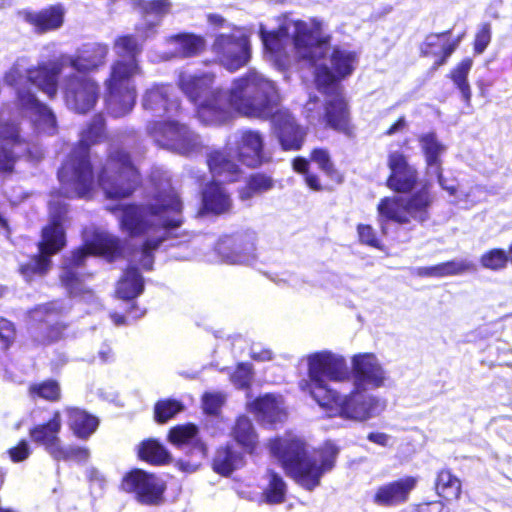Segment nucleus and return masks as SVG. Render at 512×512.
Instances as JSON below:
<instances>
[{
	"label": "nucleus",
	"instance_id": "nucleus-38",
	"mask_svg": "<svg viewBox=\"0 0 512 512\" xmlns=\"http://www.w3.org/2000/svg\"><path fill=\"white\" fill-rule=\"evenodd\" d=\"M232 437L247 453H252L258 445V435L253 423L246 416H240L232 429Z\"/></svg>",
	"mask_w": 512,
	"mask_h": 512
},
{
	"label": "nucleus",
	"instance_id": "nucleus-2",
	"mask_svg": "<svg viewBox=\"0 0 512 512\" xmlns=\"http://www.w3.org/2000/svg\"><path fill=\"white\" fill-rule=\"evenodd\" d=\"M119 212L120 228L131 237H140L143 243L134 250L130 267L119 280L116 293L121 299H134L144 288L143 278L134 265L150 270L153 266V252L166 240L178 237L177 231L183 224V204L177 192L168 187L162 189L147 205H124L109 208Z\"/></svg>",
	"mask_w": 512,
	"mask_h": 512
},
{
	"label": "nucleus",
	"instance_id": "nucleus-40",
	"mask_svg": "<svg viewBox=\"0 0 512 512\" xmlns=\"http://www.w3.org/2000/svg\"><path fill=\"white\" fill-rule=\"evenodd\" d=\"M436 491L446 500L458 499L461 493V482L450 470H441L436 479Z\"/></svg>",
	"mask_w": 512,
	"mask_h": 512
},
{
	"label": "nucleus",
	"instance_id": "nucleus-39",
	"mask_svg": "<svg viewBox=\"0 0 512 512\" xmlns=\"http://www.w3.org/2000/svg\"><path fill=\"white\" fill-rule=\"evenodd\" d=\"M472 65V59L465 58L451 71V79L459 89L462 95V99L468 107L471 106L472 92L467 81V77L472 68Z\"/></svg>",
	"mask_w": 512,
	"mask_h": 512
},
{
	"label": "nucleus",
	"instance_id": "nucleus-35",
	"mask_svg": "<svg viewBox=\"0 0 512 512\" xmlns=\"http://www.w3.org/2000/svg\"><path fill=\"white\" fill-rule=\"evenodd\" d=\"M203 210L213 214H223L232 207L229 193L218 182H212L202 192Z\"/></svg>",
	"mask_w": 512,
	"mask_h": 512
},
{
	"label": "nucleus",
	"instance_id": "nucleus-55",
	"mask_svg": "<svg viewBox=\"0 0 512 512\" xmlns=\"http://www.w3.org/2000/svg\"><path fill=\"white\" fill-rule=\"evenodd\" d=\"M417 275L431 278L448 277L446 263L443 262L429 267H419L417 268Z\"/></svg>",
	"mask_w": 512,
	"mask_h": 512
},
{
	"label": "nucleus",
	"instance_id": "nucleus-62",
	"mask_svg": "<svg viewBox=\"0 0 512 512\" xmlns=\"http://www.w3.org/2000/svg\"><path fill=\"white\" fill-rule=\"evenodd\" d=\"M459 41H460V39H458L457 41H455L453 43H447L445 41L443 42V44L441 46L442 52H443V59L441 61V64L444 63L446 61V59L454 52V50L458 46Z\"/></svg>",
	"mask_w": 512,
	"mask_h": 512
},
{
	"label": "nucleus",
	"instance_id": "nucleus-15",
	"mask_svg": "<svg viewBox=\"0 0 512 512\" xmlns=\"http://www.w3.org/2000/svg\"><path fill=\"white\" fill-rule=\"evenodd\" d=\"M333 399L326 405H319L328 411L329 416H339L345 420L365 422L378 416L385 409V401L366 393L365 390L356 389L348 394H339L333 390Z\"/></svg>",
	"mask_w": 512,
	"mask_h": 512
},
{
	"label": "nucleus",
	"instance_id": "nucleus-10",
	"mask_svg": "<svg viewBox=\"0 0 512 512\" xmlns=\"http://www.w3.org/2000/svg\"><path fill=\"white\" fill-rule=\"evenodd\" d=\"M84 247L72 252L71 256L63 260L60 279L62 284L71 295H83L84 298H91L93 295L85 291L77 273V269L84 264L85 259L90 255L102 256L113 260L121 253L120 240L103 230H86L83 234Z\"/></svg>",
	"mask_w": 512,
	"mask_h": 512
},
{
	"label": "nucleus",
	"instance_id": "nucleus-4",
	"mask_svg": "<svg viewBox=\"0 0 512 512\" xmlns=\"http://www.w3.org/2000/svg\"><path fill=\"white\" fill-rule=\"evenodd\" d=\"M270 452L281 463L286 474L307 490L320 484L322 476L332 470L338 448L326 442L321 448L310 451L298 436L288 434L270 442Z\"/></svg>",
	"mask_w": 512,
	"mask_h": 512
},
{
	"label": "nucleus",
	"instance_id": "nucleus-58",
	"mask_svg": "<svg viewBox=\"0 0 512 512\" xmlns=\"http://www.w3.org/2000/svg\"><path fill=\"white\" fill-rule=\"evenodd\" d=\"M87 478L92 487H98L100 490L104 488L106 483L105 478L97 469L89 468L87 470Z\"/></svg>",
	"mask_w": 512,
	"mask_h": 512
},
{
	"label": "nucleus",
	"instance_id": "nucleus-17",
	"mask_svg": "<svg viewBox=\"0 0 512 512\" xmlns=\"http://www.w3.org/2000/svg\"><path fill=\"white\" fill-rule=\"evenodd\" d=\"M275 101L268 107L264 116H251L252 118L271 119L272 133L284 151L300 150L305 142L307 130L298 124L294 115L287 109H276L279 103V94L274 86Z\"/></svg>",
	"mask_w": 512,
	"mask_h": 512
},
{
	"label": "nucleus",
	"instance_id": "nucleus-44",
	"mask_svg": "<svg viewBox=\"0 0 512 512\" xmlns=\"http://www.w3.org/2000/svg\"><path fill=\"white\" fill-rule=\"evenodd\" d=\"M31 397H39L48 401H58L61 390L59 384L53 380H47L41 383L33 384L29 387Z\"/></svg>",
	"mask_w": 512,
	"mask_h": 512
},
{
	"label": "nucleus",
	"instance_id": "nucleus-29",
	"mask_svg": "<svg viewBox=\"0 0 512 512\" xmlns=\"http://www.w3.org/2000/svg\"><path fill=\"white\" fill-rule=\"evenodd\" d=\"M390 176L387 185L392 190L405 193L411 191L417 182V171L410 165L406 157L398 152H392L388 156Z\"/></svg>",
	"mask_w": 512,
	"mask_h": 512
},
{
	"label": "nucleus",
	"instance_id": "nucleus-46",
	"mask_svg": "<svg viewBox=\"0 0 512 512\" xmlns=\"http://www.w3.org/2000/svg\"><path fill=\"white\" fill-rule=\"evenodd\" d=\"M311 160L315 162L326 175L338 182L341 181L340 175L335 171L327 150L314 149L311 152Z\"/></svg>",
	"mask_w": 512,
	"mask_h": 512
},
{
	"label": "nucleus",
	"instance_id": "nucleus-6",
	"mask_svg": "<svg viewBox=\"0 0 512 512\" xmlns=\"http://www.w3.org/2000/svg\"><path fill=\"white\" fill-rule=\"evenodd\" d=\"M265 160L264 136L257 130L242 129L229 137L225 150L211 152L207 163L214 176L234 182L242 174L237 162L255 168Z\"/></svg>",
	"mask_w": 512,
	"mask_h": 512
},
{
	"label": "nucleus",
	"instance_id": "nucleus-63",
	"mask_svg": "<svg viewBox=\"0 0 512 512\" xmlns=\"http://www.w3.org/2000/svg\"><path fill=\"white\" fill-rule=\"evenodd\" d=\"M293 169L298 173L307 174L308 173V161L305 158H295L293 160Z\"/></svg>",
	"mask_w": 512,
	"mask_h": 512
},
{
	"label": "nucleus",
	"instance_id": "nucleus-20",
	"mask_svg": "<svg viewBox=\"0 0 512 512\" xmlns=\"http://www.w3.org/2000/svg\"><path fill=\"white\" fill-rule=\"evenodd\" d=\"M62 89L67 107L77 113L92 110L100 96V86L95 79L75 73L64 77Z\"/></svg>",
	"mask_w": 512,
	"mask_h": 512
},
{
	"label": "nucleus",
	"instance_id": "nucleus-21",
	"mask_svg": "<svg viewBox=\"0 0 512 512\" xmlns=\"http://www.w3.org/2000/svg\"><path fill=\"white\" fill-rule=\"evenodd\" d=\"M350 379L356 389L370 390L384 386L387 372L372 353L356 354L351 359Z\"/></svg>",
	"mask_w": 512,
	"mask_h": 512
},
{
	"label": "nucleus",
	"instance_id": "nucleus-64",
	"mask_svg": "<svg viewBox=\"0 0 512 512\" xmlns=\"http://www.w3.org/2000/svg\"><path fill=\"white\" fill-rule=\"evenodd\" d=\"M305 182L311 189L315 191H320L322 189L318 177L314 174L307 173L305 176Z\"/></svg>",
	"mask_w": 512,
	"mask_h": 512
},
{
	"label": "nucleus",
	"instance_id": "nucleus-47",
	"mask_svg": "<svg viewBox=\"0 0 512 512\" xmlns=\"http://www.w3.org/2000/svg\"><path fill=\"white\" fill-rule=\"evenodd\" d=\"M182 405L176 400H162L155 405V418L158 422H166L179 411Z\"/></svg>",
	"mask_w": 512,
	"mask_h": 512
},
{
	"label": "nucleus",
	"instance_id": "nucleus-22",
	"mask_svg": "<svg viewBox=\"0 0 512 512\" xmlns=\"http://www.w3.org/2000/svg\"><path fill=\"white\" fill-rule=\"evenodd\" d=\"M69 306L61 301H54L41 305L31 312V319L39 322L40 326L32 331V334L40 343H50L62 337L65 325L57 318L65 314Z\"/></svg>",
	"mask_w": 512,
	"mask_h": 512
},
{
	"label": "nucleus",
	"instance_id": "nucleus-52",
	"mask_svg": "<svg viewBox=\"0 0 512 512\" xmlns=\"http://www.w3.org/2000/svg\"><path fill=\"white\" fill-rule=\"evenodd\" d=\"M63 451L65 452V456L57 457L56 461L60 460H75L78 462H85L88 460L90 454L89 450L82 447L76 446H63Z\"/></svg>",
	"mask_w": 512,
	"mask_h": 512
},
{
	"label": "nucleus",
	"instance_id": "nucleus-37",
	"mask_svg": "<svg viewBox=\"0 0 512 512\" xmlns=\"http://www.w3.org/2000/svg\"><path fill=\"white\" fill-rule=\"evenodd\" d=\"M244 465V456L230 445L217 450L213 460V469L224 476L230 475L234 470Z\"/></svg>",
	"mask_w": 512,
	"mask_h": 512
},
{
	"label": "nucleus",
	"instance_id": "nucleus-13",
	"mask_svg": "<svg viewBox=\"0 0 512 512\" xmlns=\"http://www.w3.org/2000/svg\"><path fill=\"white\" fill-rule=\"evenodd\" d=\"M432 198L426 187L410 197L391 196L380 200L377 206L378 221L382 233H387L386 222L391 221L400 225L412 221L422 223L429 218V206Z\"/></svg>",
	"mask_w": 512,
	"mask_h": 512
},
{
	"label": "nucleus",
	"instance_id": "nucleus-50",
	"mask_svg": "<svg viewBox=\"0 0 512 512\" xmlns=\"http://www.w3.org/2000/svg\"><path fill=\"white\" fill-rule=\"evenodd\" d=\"M445 263L448 276L461 275L476 270L475 264L467 259H454Z\"/></svg>",
	"mask_w": 512,
	"mask_h": 512
},
{
	"label": "nucleus",
	"instance_id": "nucleus-16",
	"mask_svg": "<svg viewBox=\"0 0 512 512\" xmlns=\"http://www.w3.org/2000/svg\"><path fill=\"white\" fill-rule=\"evenodd\" d=\"M146 129L156 144L181 155H190L201 147L198 135L176 121L149 122Z\"/></svg>",
	"mask_w": 512,
	"mask_h": 512
},
{
	"label": "nucleus",
	"instance_id": "nucleus-57",
	"mask_svg": "<svg viewBox=\"0 0 512 512\" xmlns=\"http://www.w3.org/2000/svg\"><path fill=\"white\" fill-rule=\"evenodd\" d=\"M401 512H449L444 504L440 501H434L430 503H423L415 507L411 511H401Z\"/></svg>",
	"mask_w": 512,
	"mask_h": 512
},
{
	"label": "nucleus",
	"instance_id": "nucleus-45",
	"mask_svg": "<svg viewBox=\"0 0 512 512\" xmlns=\"http://www.w3.org/2000/svg\"><path fill=\"white\" fill-rule=\"evenodd\" d=\"M286 484L281 477L275 473L270 474L269 484L264 491L268 503L277 504L284 501Z\"/></svg>",
	"mask_w": 512,
	"mask_h": 512
},
{
	"label": "nucleus",
	"instance_id": "nucleus-41",
	"mask_svg": "<svg viewBox=\"0 0 512 512\" xmlns=\"http://www.w3.org/2000/svg\"><path fill=\"white\" fill-rule=\"evenodd\" d=\"M274 187V180L265 174H254L250 177L247 185L239 192L242 201L249 200L254 194H261Z\"/></svg>",
	"mask_w": 512,
	"mask_h": 512
},
{
	"label": "nucleus",
	"instance_id": "nucleus-59",
	"mask_svg": "<svg viewBox=\"0 0 512 512\" xmlns=\"http://www.w3.org/2000/svg\"><path fill=\"white\" fill-rule=\"evenodd\" d=\"M251 357L257 361H269L272 359V351L260 345H253L251 348Z\"/></svg>",
	"mask_w": 512,
	"mask_h": 512
},
{
	"label": "nucleus",
	"instance_id": "nucleus-51",
	"mask_svg": "<svg viewBox=\"0 0 512 512\" xmlns=\"http://www.w3.org/2000/svg\"><path fill=\"white\" fill-rule=\"evenodd\" d=\"M251 381V369L247 364H240L237 366L236 370L231 375V382L237 388H246L248 387Z\"/></svg>",
	"mask_w": 512,
	"mask_h": 512
},
{
	"label": "nucleus",
	"instance_id": "nucleus-26",
	"mask_svg": "<svg viewBox=\"0 0 512 512\" xmlns=\"http://www.w3.org/2000/svg\"><path fill=\"white\" fill-rule=\"evenodd\" d=\"M46 72L54 73L52 61L43 62L37 67H30L29 60L21 57L15 61L10 70L5 74V82L8 85L16 86L24 80H28L48 96V92L43 87L47 82L46 80H48V77H45Z\"/></svg>",
	"mask_w": 512,
	"mask_h": 512
},
{
	"label": "nucleus",
	"instance_id": "nucleus-53",
	"mask_svg": "<svg viewBox=\"0 0 512 512\" xmlns=\"http://www.w3.org/2000/svg\"><path fill=\"white\" fill-rule=\"evenodd\" d=\"M358 236L360 241L363 244L369 245L371 247L380 248V241L376 237V233L374 229L370 225H359L358 226Z\"/></svg>",
	"mask_w": 512,
	"mask_h": 512
},
{
	"label": "nucleus",
	"instance_id": "nucleus-8",
	"mask_svg": "<svg viewBox=\"0 0 512 512\" xmlns=\"http://www.w3.org/2000/svg\"><path fill=\"white\" fill-rule=\"evenodd\" d=\"M307 364L308 379L299 386L318 405H326L333 399V389L328 382L343 383L350 380V370L342 355L329 350L311 353L303 358Z\"/></svg>",
	"mask_w": 512,
	"mask_h": 512
},
{
	"label": "nucleus",
	"instance_id": "nucleus-33",
	"mask_svg": "<svg viewBox=\"0 0 512 512\" xmlns=\"http://www.w3.org/2000/svg\"><path fill=\"white\" fill-rule=\"evenodd\" d=\"M133 4L146 21L145 28L137 27L138 36L143 40L153 34L154 27L163 16L169 13L171 7L169 0H133Z\"/></svg>",
	"mask_w": 512,
	"mask_h": 512
},
{
	"label": "nucleus",
	"instance_id": "nucleus-54",
	"mask_svg": "<svg viewBox=\"0 0 512 512\" xmlns=\"http://www.w3.org/2000/svg\"><path fill=\"white\" fill-rule=\"evenodd\" d=\"M30 453L31 450L26 440H21L15 447L8 450L10 459L15 463L24 461L29 457Z\"/></svg>",
	"mask_w": 512,
	"mask_h": 512
},
{
	"label": "nucleus",
	"instance_id": "nucleus-36",
	"mask_svg": "<svg viewBox=\"0 0 512 512\" xmlns=\"http://www.w3.org/2000/svg\"><path fill=\"white\" fill-rule=\"evenodd\" d=\"M65 411L68 425L78 438L87 439L96 431L99 421L95 416L74 407H67Z\"/></svg>",
	"mask_w": 512,
	"mask_h": 512
},
{
	"label": "nucleus",
	"instance_id": "nucleus-11",
	"mask_svg": "<svg viewBox=\"0 0 512 512\" xmlns=\"http://www.w3.org/2000/svg\"><path fill=\"white\" fill-rule=\"evenodd\" d=\"M49 209L51 223L42 230V238L38 243L39 254L20 266V272L27 281L35 276H43L50 269V257L58 253L66 243L63 228V216L66 214V208L50 202Z\"/></svg>",
	"mask_w": 512,
	"mask_h": 512
},
{
	"label": "nucleus",
	"instance_id": "nucleus-30",
	"mask_svg": "<svg viewBox=\"0 0 512 512\" xmlns=\"http://www.w3.org/2000/svg\"><path fill=\"white\" fill-rule=\"evenodd\" d=\"M65 8L61 4L51 5L39 11L22 10L19 16L29 24L36 33H47L62 27Z\"/></svg>",
	"mask_w": 512,
	"mask_h": 512
},
{
	"label": "nucleus",
	"instance_id": "nucleus-28",
	"mask_svg": "<svg viewBox=\"0 0 512 512\" xmlns=\"http://www.w3.org/2000/svg\"><path fill=\"white\" fill-rule=\"evenodd\" d=\"M219 255L228 264L249 265L255 260L253 236H231L221 239L217 247Z\"/></svg>",
	"mask_w": 512,
	"mask_h": 512
},
{
	"label": "nucleus",
	"instance_id": "nucleus-14",
	"mask_svg": "<svg viewBox=\"0 0 512 512\" xmlns=\"http://www.w3.org/2000/svg\"><path fill=\"white\" fill-rule=\"evenodd\" d=\"M109 54V47L100 43L85 44L73 54H63L52 61L54 73L46 72L48 82L43 86L49 98H54L58 92V77L64 68L70 67L78 73L95 72L103 67Z\"/></svg>",
	"mask_w": 512,
	"mask_h": 512
},
{
	"label": "nucleus",
	"instance_id": "nucleus-61",
	"mask_svg": "<svg viewBox=\"0 0 512 512\" xmlns=\"http://www.w3.org/2000/svg\"><path fill=\"white\" fill-rule=\"evenodd\" d=\"M207 22L210 26L214 28H229L226 19L217 13H210L207 15Z\"/></svg>",
	"mask_w": 512,
	"mask_h": 512
},
{
	"label": "nucleus",
	"instance_id": "nucleus-48",
	"mask_svg": "<svg viewBox=\"0 0 512 512\" xmlns=\"http://www.w3.org/2000/svg\"><path fill=\"white\" fill-rule=\"evenodd\" d=\"M491 41V25L490 23H482L478 27V31L474 40V51L476 54H482Z\"/></svg>",
	"mask_w": 512,
	"mask_h": 512
},
{
	"label": "nucleus",
	"instance_id": "nucleus-24",
	"mask_svg": "<svg viewBox=\"0 0 512 512\" xmlns=\"http://www.w3.org/2000/svg\"><path fill=\"white\" fill-rule=\"evenodd\" d=\"M121 486L124 491L134 493L140 503L147 505L158 504L165 489L162 480L140 469L127 473Z\"/></svg>",
	"mask_w": 512,
	"mask_h": 512
},
{
	"label": "nucleus",
	"instance_id": "nucleus-27",
	"mask_svg": "<svg viewBox=\"0 0 512 512\" xmlns=\"http://www.w3.org/2000/svg\"><path fill=\"white\" fill-rule=\"evenodd\" d=\"M62 428L61 414L55 411L53 417L45 424H38L30 429L31 440L43 446L45 451L56 460L57 457L65 456L63 445L59 437Z\"/></svg>",
	"mask_w": 512,
	"mask_h": 512
},
{
	"label": "nucleus",
	"instance_id": "nucleus-43",
	"mask_svg": "<svg viewBox=\"0 0 512 512\" xmlns=\"http://www.w3.org/2000/svg\"><path fill=\"white\" fill-rule=\"evenodd\" d=\"M509 256L503 249L493 248L484 252L480 258L479 263L482 268L491 271H501L507 267Z\"/></svg>",
	"mask_w": 512,
	"mask_h": 512
},
{
	"label": "nucleus",
	"instance_id": "nucleus-25",
	"mask_svg": "<svg viewBox=\"0 0 512 512\" xmlns=\"http://www.w3.org/2000/svg\"><path fill=\"white\" fill-rule=\"evenodd\" d=\"M142 106L151 116L170 117L179 110L180 102L174 95V88L171 85L155 84L145 91Z\"/></svg>",
	"mask_w": 512,
	"mask_h": 512
},
{
	"label": "nucleus",
	"instance_id": "nucleus-19",
	"mask_svg": "<svg viewBox=\"0 0 512 512\" xmlns=\"http://www.w3.org/2000/svg\"><path fill=\"white\" fill-rule=\"evenodd\" d=\"M212 51L226 69L238 70L247 64L250 57L248 37L243 29L232 27L230 33L216 37Z\"/></svg>",
	"mask_w": 512,
	"mask_h": 512
},
{
	"label": "nucleus",
	"instance_id": "nucleus-34",
	"mask_svg": "<svg viewBox=\"0 0 512 512\" xmlns=\"http://www.w3.org/2000/svg\"><path fill=\"white\" fill-rule=\"evenodd\" d=\"M167 44L171 47V51L165 53L163 59L194 57L205 49L206 41L202 36L183 33L170 37L167 40Z\"/></svg>",
	"mask_w": 512,
	"mask_h": 512
},
{
	"label": "nucleus",
	"instance_id": "nucleus-32",
	"mask_svg": "<svg viewBox=\"0 0 512 512\" xmlns=\"http://www.w3.org/2000/svg\"><path fill=\"white\" fill-rule=\"evenodd\" d=\"M415 477H404L397 481L384 484L377 488L373 501L380 506H396L407 501L410 492L415 488Z\"/></svg>",
	"mask_w": 512,
	"mask_h": 512
},
{
	"label": "nucleus",
	"instance_id": "nucleus-1",
	"mask_svg": "<svg viewBox=\"0 0 512 512\" xmlns=\"http://www.w3.org/2000/svg\"><path fill=\"white\" fill-rule=\"evenodd\" d=\"M260 36L266 53L279 68L293 61H304L314 68L315 83L326 99L323 106L317 97H310L304 106L308 122L313 126L347 131L349 112L338 82L355 70L357 53L346 47L333 48L330 70L325 61L322 62L329 50V36L323 31V22L317 18L303 21L284 16L277 31H267L261 24Z\"/></svg>",
	"mask_w": 512,
	"mask_h": 512
},
{
	"label": "nucleus",
	"instance_id": "nucleus-42",
	"mask_svg": "<svg viewBox=\"0 0 512 512\" xmlns=\"http://www.w3.org/2000/svg\"><path fill=\"white\" fill-rule=\"evenodd\" d=\"M141 459L153 463L162 464L169 459V453L163 445L156 440L144 441L139 449Z\"/></svg>",
	"mask_w": 512,
	"mask_h": 512
},
{
	"label": "nucleus",
	"instance_id": "nucleus-49",
	"mask_svg": "<svg viewBox=\"0 0 512 512\" xmlns=\"http://www.w3.org/2000/svg\"><path fill=\"white\" fill-rule=\"evenodd\" d=\"M225 402V395L220 392L205 393L202 397L203 409L208 414H217Z\"/></svg>",
	"mask_w": 512,
	"mask_h": 512
},
{
	"label": "nucleus",
	"instance_id": "nucleus-56",
	"mask_svg": "<svg viewBox=\"0 0 512 512\" xmlns=\"http://www.w3.org/2000/svg\"><path fill=\"white\" fill-rule=\"evenodd\" d=\"M15 331L13 324L6 320H0V339L3 341L5 346H8L14 339Z\"/></svg>",
	"mask_w": 512,
	"mask_h": 512
},
{
	"label": "nucleus",
	"instance_id": "nucleus-7",
	"mask_svg": "<svg viewBox=\"0 0 512 512\" xmlns=\"http://www.w3.org/2000/svg\"><path fill=\"white\" fill-rule=\"evenodd\" d=\"M104 135V119L94 117L89 127L81 133L78 146L71 152L58 172L61 191L68 197H88L95 187L94 172L90 160L89 146Z\"/></svg>",
	"mask_w": 512,
	"mask_h": 512
},
{
	"label": "nucleus",
	"instance_id": "nucleus-23",
	"mask_svg": "<svg viewBox=\"0 0 512 512\" xmlns=\"http://www.w3.org/2000/svg\"><path fill=\"white\" fill-rule=\"evenodd\" d=\"M421 150L425 157L427 175L431 178L435 177L440 186L449 192L450 195H456L457 201L468 200L470 194L457 190L454 186L446 185L442 176V161L440 157L445 153L446 146L441 143L436 134L429 132L423 134L419 138Z\"/></svg>",
	"mask_w": 512,
	"mask_h": 512
},
{
	"label": "nucleus",
	"instance_id": "nucleus-5",
	"mask_svg": "<svg viewBox=\"0 0 512 512\" xmlns=\"http://www.w3.org/2000/svg\"><path fill=\"white\" fill-rule=\"evenodd\" d=\"M141 50V43L133 35L119 36L114 41L113 51L117 58L110 65L104 87L107 111L115 118L129 114L135 105L134 78L142 73L137 59Z\"/></svg>",
	"mask_w": 512,
	"mask_h": 512
},
{
	"label": "nucleus",
	"instance_id": "nucleus-12",
	"mask_svg": "<svg viewBox=\"0 0 512 512\" xmlns=\"http://www.w3.org/2000/svg\"><path fill=\"white\" fill-rule=\"evenodd\" d=\"M139 174L129 156L117 145H112L99 175L98 184L110 199L128 197L138 184Z\"/></svg>",
	"mask_w": 512,
	"mask_h": 512
},
{
	"label": "nucleus",
	"instance_id": "nucleus-9",
	"mask_svg": "<svg viewBox=\"0 0 512 512\" xmlns=\"http://www.w3.org/2000/svg\"><path fill=\"white\" fill-rule=\"evenodd\" d=\"M16 111L14 114L7 111L0 112V138L13 139L17 135V129L10 125L18 115L29 118L31 125L38 133L54 135L57 131L56 117L44 104L39 102L36 96L29 90L20 89L17 92ZM4 160L0 158V172H11L14 167V154L7 152L4 146Z\"/></svg>",
	"mask_w": 512,
	"mask_h": 512
},
{
	"label": "nucleus",
	"instance_id": "nucleus-18",
	"mask_svg": "<svg viewBox=\"0 0 512 512\" xmlns=\"http://www.w3.org/2000/svg\"><path fill=\"white\" fill-rule=\"evenodd\" d=\"M168 437L172 445L190 457L177 462L179 469L186 473L197 471L207 456V447L198 436V428L193 424L177 425L170 429Z\"/></svg>",
	"mask_w": 512,
	"mask_h": 512
},
{
	"label": "nucleus",
	"instance_id": "nucleus-3",
	"mask_svg": "<svg viewBox=\"0 0 512 512\" xmlns=\"http://www.w3.org/2000/svg\"><path fill=\"white\" fill-rule=\"evenodd\" d=\"M215 76L210 72L182 71L178 86L197 105V116L207 125L229 120L233 112L264 116L275 101L274 83L256 70L235 79L228 90H211Z\"/></svg>",
	"mask_w": 512,
	"mask_h": 512
},
{
	"label": "nucleus",
	"instance_id": "nucleus-60",
	"mask_svg": "<svg viewBox=\"0 0 512 512\" xmlns=\"http://www.w3.org/2000/svg\"><path fill=\"white\" fill-rule=\"evenodd\" d=\"M367 439L382 447H387L390 445L392 437L383 432H371L368 434Z\"/></svg>",
	"mask_w": 512,
	"mask_h": 512
},
{
	"label": "nucleus",
	"instance_id": "nucleus-31",
	"mask_svg": "<svg viewBox=\"0 0 512 512\" xmlns=\"http://www.w3.org/2000/svg\"><path fill=\"white\" fill-rule=\"evenodd\" d=\"M248 408L255 417L265 424L282 423L287 418V409L283 398L274 394H266L251 403Z\"/></svg>",
	"mask_w": 512,
	"mask_h": 512
}]
</instances>
